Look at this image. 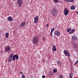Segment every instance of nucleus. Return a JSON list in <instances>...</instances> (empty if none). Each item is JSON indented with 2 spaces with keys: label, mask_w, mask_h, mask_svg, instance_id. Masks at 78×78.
<instances>
[{
  "label": "nucleus",
  "mask_w": 78,
  "mask_h": 78,
  "mask_svg": "<svg viewBox=\"0 0 78 78\" xmlns=\"http://www.w3.org/2000/svg\"><path fill=\"white\" fill-rule=\"evenodd\" d=\"M33 42L34 44H36L38 42V38L37 37H34L33 38Z\"/></svg>",
  "instance_id": "nucleus-1"
},
{
  "label": "nucleus",
  "mask_w": 78,
  "mask_h": 78,
  "mask_svg": "<svg viewBox=\"0 0 78 78\" xmlns=\"http://www.w3.org/2000/svg\"><path fill=\"white\" fill-rule=\"evenodd\" d=\"M13 54H11L8 58V61L9 62H10L13 61Z\"/></svg>",
  "instance_id": "nucleus-2"
},
{
  "label": "nucleus",
  "mask_w": 78,
  "mask_h": 78,
  "mask_svg": "<svg viewBox=\"0 0 78 78\" xmlns=\"http://www.w3.org/2000/svg\"><path fill=\"white\" fill-rule=\"evenodd\" d=\"M51 13H52L53 16H56L57 13H58V11L55 9H52Z\"/></svg>",
  "instance_id": "nucleus-3"
},
{
  "label": "nucleus",
  "mask_w": 78,
  "mask_h": 78,
  "mask_svg": "<svg viewBox=\"0 0 78 78\" xmlns=\"http://www.w3.org/2000/svg\"><path fill=\"white\" fill-rule=\"evenodd\" d=\"M10 50H11V47L9 45H7L5 48V52L6 53L10 51Z\"/></svg>",
  "instance_id": "nucleus-4"
},
{
  "label": "nucleus",
  "mask_w": 78,
  "mask_h": 78,
  "mask_svg": "<svg viewBox=\"0 0 78 78\" xmlns=\"http://www.w3.org/2000/svg\"><path fill=\"white\" fill-rule=\"evenodd\" d=\"M16 60H19V56L17 54L13 55V61H14L16 60Z\"/></svg>",
  "instance_id": "nucleus-5"
},
{
  "label": "nucleus",
  "mask_w": 78,
  "mask_h": 78,
  "mask_svg": "<svg viewBox=\"0 0 78 78\" xmlns=\"http://www.w3.org/2000/svg\"><path fill=\"white\" fill-rule=\"evenodd\" d=\"M17 3L19 7H20V6H22V4L23 3L22 0H17Z\"/></svg>",
  "instance_id": "nucleus-6"
},
{
  "label": "nucleus",
  "mask_w": 78,
  "mask_h": 78,
  "mask_svg": "<svg viewBox=\"0 0 78 78\" xmlns=\"http://www.w3.org/2000/svg\"><path fill=\"white\" fill-rule=\"evenodd\" d=\"M64 10V13L65 16H66L69 14V10H68V9L67 8L65 9Z\"/></svg>",
  "instance_id": "nucleus-7"
},
{
  "label": "nucleus",
  "mask_w": 78,
  "mask_h": 78,
  "mask_svg": "<svg viewBox=\"0 0 78 78\" xmlns=\"http://www.w3.org/2000/svg\"><path fill=\"white\" fill-rule=\"evenodd\" d=\"M38 19H39L38 16H37L35 17L34 18V22L35 23H37V22H38Z\"/></svg>",
  "instance_id": "nucleus-8"
},
{
  "label": "nucleus",
  "mask_w": 78,
  "mask_h": 78,
  "mask_svg": "<svg viewBox=\"0 0 78 78\" xmlns=\"http://www.w3.org/2000/svg\"><path fill=\"white\" fill-rule=\"evenodd\" d=\"M54 35L57 36H60V32L58 30H55L54 33Z\"/></svg>",
  "instance_id": "nucleus-9"
},
{
  "label": "nucleus",
  "mask_w": 78,
  "mask_h": 78,
  "mask_svg": "<svg viewBox=\"0 0 78 78\" xmlns=\"http://www.w3.org/2000/svg\"><path fill=\"white\" fill-rule=\"evenodd\" d=\"M63 53L64 55H65L66 56H70V54L69 53V52L66 50H65L63 51Z\"/></svg>",
  "instance_id": "nucleus-10"
},
{
  "label": "nucleus",
  "mask_w": 78,
  "mask_h": 78,
  "mask_svg": "<svg viewBox=\"0 0 78 78\" xmlns=\"http://www.w3.org/2000/svg\"><path fill=\"white\" fill-rule=\"evenodd\" d=\"M26 25V22H21L20 25L22 27H24Z\"/></svg>",
  "instance_id": "nucleus-11"
},
{
  "label": "nucleus",
  "mask_w": 78,
  "mask_h": 78,
  "mask_svg": "<svg viewBox=\"0 0 78 78\" xmlns=\"http://www.w3.org/2000/svg\"><path fill=\"white\" fill-rule=\"evenodd\" d=\"M7 20L8 21H9V22H12L13 20V19L11 16H9L7 18Z\"/></svg>",
  "instance_id": "nucleus-12"
},
{
  "label": "nucleus",
  "mask_w": 78,
  "mask_h": 78,
  "mask_svg": "<svg viewBox=\"0 0 78 78\" xmlns=\"http://www.w3.org/2000/svg\"><path fill=\"white\" fill-rule=\"evenodd\" d=\"M52 50L53 51H56V46L55 45H52Z\"/></svg>",
  "instance_id": "nucleus-13"
},
{
  "label": "nucleus",
  "mask_w": 78,
  "mask_h": 78,
  "mask_svg": "<svg viewBox=\"0 0 78 78\" xmlns=\"http://www.w3.org/2000/svg\"><path fill=\"white\" fill-rule=\"evenodd\" d=\"M72 39L74 41H76V40H77V37L75 36V35H73L72 37Z\"/></svg>",
  "instance_id": "nucleus-14"
},
{
  "label": "nucleus",
  "mask_w": 78,
  "mask_h": 78,
  "mask_svg": "<svg viewBox=\"0 0 78 78\" xmlns=\"http://www.w3.org/2000/svg\"><path fill=\"white\" fill-rule=\"evenodd\" d=\"M76 7L74 5H72L70 7V9L71 10H74L75 9Z\"/></svg>",
  "instance_id": "nucleus-15"
},
{
  "label": "nucleus",
  "mask_w": 78,
  "mask_h": 78,
  "mask_svg": "<svg viewBox=\"0 0 78 78\" xmlns=\"http://www.w3.org/2000/svg\"><path fill=\"white\" fill-rule=\"evenodd\" d=\"M75 29H73L69 33V34H72L73 33H74V31H75Z\"/></svg>",
  "instance_id": "nucleus-16"
},
{
  "label": "nucleus",
  "mask_w": 78,
  "mask_h": 78,
  "mask_svg": "<svg viewBox=\"0 0 78 78\" xmlns=\"http://www.w3.org/2000/svg\"><path fill=\"white\" fill-rule=\"evenodd\" d=\"M5 36L6 37H7V38L9 37V34L7 32L5 34Z\"/></svg>",
  "instance_id": "nucleus-17"
},
{
  "label": "nucleus",
  "mask_w": 78,
  "mask_h": 78,
  "mask_svg": "<svg viewBox=\"0 0 78 78\" xmlns=\"http://www.w3.org/2000/svg\"><path fill=\"white\" fill-rule=\"evenodd\" d=\"M71 30H72V28H69L66 31L68 33H69V32H70V31H71Z\"/></svg>",
  "instance_id": "nucleus-18"
},
{
  "label": "nucleus",
  "mask_w": 78,
  "mask_h": 78,
  "mask_svg": "<svg viewBox=\"0 0 78 78\" xmlns=\"http://www.w3.org/2000/svg\"><path fill=\"white\" fill-rule=\"evenodd\" d=\"M73 75H72V73H70L69 74V76L70 78H72V77H73Z\"/></svg>",
  "instance_id": "nucleus-19"
},
{
  "label": "nucleus",
  "mask_w": 78,
  "mask_h": 78,
  "mask_svg": "<svg viewBox=\"0 0 78 78\" xmlns=\"http://www.w3.org/2000/svg\"><path fill=\"white\" fill-rule=\"evenodd\" d=\"M73 47L74 48H77V47H76V44H73Z\"/></svg>",
  "instance_id": "nucleus-20"
},
{
  "label": "nucleus",
  "mask_w": 78,
  "mask_h": 78,
  "mask_svg": "<svg viewBox=\"0 0 78 78\" xmlns=\"http://www.w3.org/2000/svg\"><path fill=\"white\" fill-rule=\"evenodd\" d=\"M75 1V0H68L67 2H73Z\"/></svg>",
  "instance_id": "nucleus-21"
},
{
  "label": "nucleus",
  "mask_w": 78,
  "mask_h": 78,
  "mask_svg": "<svg viewBox=\"0 0 78 78\" xmlns=\"http://www.w3.org/2000/svg\"><path fill=\"white\" fill-rule=\"evenodd\" d=\"M57 63L59 65H61V64H62L61 62L59 61H57Z\"/></svg>",
  "instance_id": "nucleus-22"
},
{
  "label": "nucleus",
  "mask_w": 78,
  "mask_h": 78,
  "mask_svg": "<svg viewBox=\"0 0 78 78\" xmlns=\"http://www.w3.org/2000/svg\"><path fill=\"white\" fill-rule=\"evenodd\" d=\"M55 31V28H53L52 29H51V32L53 33V31Z\"/></svg>",
  "instance_id": "nucleus-23"
},
{
  "label": "nucleus",
  "mask_w": 78,
  "mask_h": 78,
  "mask_svg": "<svg viewBox=\"0 0 78 78\" xmlns=\"http://www.w3.org/2000/svg\"><path fill=\"white\" fill-rule=\"evenodd\" d=\"M53 72L54 73H56V72H57V70L56 69H54L53 70Z\"/></svg>",
  "instance_id": "nucleus-24"
},
{
  "label": "nucleus",
  "mask_w": 78,
  "mask_h": 78,
  "mask_svg": "<svg viewBox=\"0 0 78 78\" xmlns=\"http://www.w3.org/2000/svg\"><path fill=\"white\" fill-rule=\"evenodd\" d=\"M78 63V60L75 62V63H74V66H76V64H77Z\"/></svg>",
  "instance_id": "nucleus-25"
},
{
  "label": "nucleus",
  "mask_w": 78,
  "mask_h": 78,
  "mask_svg": "<svg viewBox=\"0 0 78 78\" xmlns=\"http://www.w3.org/2000/svg\"><path fill=\"white\" fill-rule=\"evenodd\" d=\"M22 78H25V76H24V74H23L21 76Z\"/></svg>",
  "instance_id": "nucleus-26"
},
{
  "label": "nucleus",
  "mask_w": 78,
  "mask_h": 78,
  "mask_svg": "<svg viewBox=\"0 0 78 78\" xmlns=\"http://www.w3.org/2000/svg\"><path fill=\"white\" fill-rule=\"evenodd\" d=\"M54 2H55V3H58L59 1H58V0H54Z\"/></svg>",
  "instance_id": "nucleus-27"
},
{
  "label": "nucleus",
  "mask_w": 78,
  "mask_h": 78,
  "mask_svg": "<svg viewBox=\"0 0 78 78\" xmlns=\"http://www.w3.org/2000/svg\"><path fill=\"white\" fill-rule=\"evenodd\" d=\"M45 37H43L42 40H43V42H44V41H45Z\"/></svg>",
  "instance_id": "nucleus-28"
},
{
  "label": "nucleus",
  "mask_w": 78,
  "mask_h": 78,
  "mask_svg": "<svg viewBox=\"0 0 78 78\" xmlns=\"http://www.w3.org/2000/svg\"><path fill=\"white\" fill-rule=\"evenodd\" d=\"M53 33V32H50V36L51 37H53V34H52Z\"/></svg>",
  "instance_id": "nucleus-29"
},
{
  "label": "nucleus",
  "mask_w": 78,
  "mask_h": 78,
  "mask_svg": "<svg viewBox=\"0 0 78 78\" xmlns=\"http://www.w3.org/2000/svg\"><path fill=\"white\" fill-rule=\"evenodd\" d=\"M59 78H63V76H62V75H60L59 76Z\"/></svg>",
  "instance_id": "nucleus-30"
},
{
  "label": "nucleus",
  "mask_w": 78,
  "mask_h": 78,
  "mask_svg": "<svg viewBox=\"0 0 78 78\" xmlns=\"http://www.w3.org/2000/svg\"><path fill=\"white\" fill-rule=\"evenodd\" d=\"M20 73H21L22 74V75H23V73L21 71L20 72Z\"/></svg>",
  "instance_id": "nucleus-31"
},
{
  "label": "nucleus",
  "mask_w": 78,
  "mask_h": 78,
  "mask_svg": "<svg viewBox=\"0 0 78 78\" xmlns=\"http://www.w3.org/2000/svg\"><path fill=\"white\" fill-rule=\"evenodd\" d=\"M63 1H65V2H67V0H63Z\"/></svg>",
  "instance_id": "nucleus-32"
},
{
  "label": "nucleus",
  "mask_w": 78,
  "mask_h": 78,
  "mask_svg": "<svg viewBox=\"0 0 78 78\" xmlns=\"http://www.w3.org/2000/svg\"><path fill=\"white\" fill-rule=\"evenodd\" d=\"M45 76H42V78H45Z\"/></svg>",
  "instance_id": "nucleus-33"
},
{
  "label": "nucleus",
  "mask_w": 78,
  "mask_h": 78,
  "mask_svg": "<svg viewBox=\"0 0 78 78\" xmlns=\"http://www.w3.org/2000/svg\"><path fill=\"white\" fill-rule=\"evenodd\" d=\"M31 78H33V76H31Z\"/></svg>",
  "instance_id": "nucleus-34"
},
{
  "label": "nucleus",
  "mask_w": 78,
  "mask_h": 78,
  "mask_svg": "<svg viewBox=\"0 0 78 78\" xmlns=\"http://www.w3.org/2000/svg\"><path fill=\"white\" fill-rule=\"evenodd\" d=\"M46 26L47 27H48V24H47L46 25Z\"/></svg>",
  "instance_id": "nucleus-35"
},
{
  "label": "nucleus",
  "mask_w": 78,
  "mask_h": 78,
  "mask_svg": "<svg viewBox=\"0 0 78 78\" xmlns=\"http://www.w3.org/2000/svg\"><path fill=\"white\" fill-rule=\"evenodd\" d=\"M20 27H21V26H20Z\"/></svg>",
  "instance_id": "nucleus-36"
}]
</instances>
